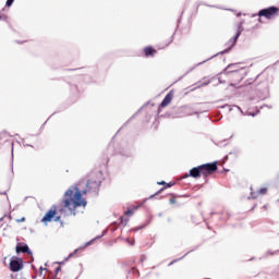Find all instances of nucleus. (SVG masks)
<instances>
[{
  "mask_svg": "<svg viewBox=\"0 0 279 279\" xmlns=\"http://www.w3.org/2000/svg\"><path fill=\"white\" fill-rule=\"evenodd\" d=\"M50 221H59L61 228H64V222L62 221V216H58V207L52 205L50 209L41 218V223H50Z\"/></svg>",
  "mask_w": 279,
  "mask_h": 279,
  "instance_id": "nucleus-3",
  "label": "nucleus"
},
{
  "mask_svg": "<svg viewBox=\"0 0 279 279\" xmlns=\"http://www.w3.org/2000/svg\"><path fill=\"white\" fill-rule=\"evenodd\" d=\"M173 90H170L166 97L163 98V100L160 104V108H167V106H169V104H171V101H173Z\"/></svg>",
  "mask_w": 279,
  "mask_h": 279,
  "instance_id": "nucleus-7",
  "label": "nucleus"
},
{
  "mask_svg": "<svg viewBox=\"0 0 279 279\" xmlns=\"http://www.w3.org/2000/svg\"><path fill=\"white\" fill-rule=\"evenodd\" d=\"M16 253L17 254H28V256H32V250H29V246L27 245H21V244H17L16 245Z\"/></svg>",
  "mask_w": 279,
  "mask_h": 279,
  "instance_id": "nucleus-9",
  "label": "nucleus"
},
{
  "mask_svg": "<svg viewBox=\"0 0 279 279\" xmlns=\"http://www.w3.org/2000/svg\"><path fill=\"white\" fill-rule=\"evenodd\" d=\"M124 215L126 217H132V215H134V210L133 209H128L126 211H124Z\"/></svg>",
  "mask_w": 279,
  "mask_h": 279,
  "instance_id": "nucleus-14",
  "label": "nucleus"
},
{
  "mask_svg": "<svg viewBox=\"0 0 279 279\" xmlns=\"http://www.w3.org/2000/svg\"><path fill=\"white\" fill-rule=\"evenodd\" d=\"M129 245H134V242H131L130 239L126 240Z\"/></svg>",
  "mask_w": 279,
  "mask_h": 279,
  "instance_id": "nucleus-20",
  "label": "nucleus"
},
{
  "mask_svg": "<svg viewBox=\"0 0 279 279\" xmlns=\"http://www.w3.org/2000/svg\"><path fill=\"white\" fill-rule=\"evenodd\" d=\"M0 21H1V15H0Z\"/></svg>",
  "mask_w": 279,
  "mask_h": 279,
  "instance_id": "nucleus-27",
  "label": "nucleus"
},
{
  "mask_svg": "<svg viewBox=\"0 0 279 279\" xmlns=\"http://www.w3.org/2000/svg\"><path fill=\"white\" fill-rule=\"evenodd\" d=\"M231 80H235V82H241L243 80V77L241 76V74L239 72H233L230 75Z\"/></svg>",
  "mask_w": 279,
  "mask_h": 279,
  "instance_id": "nucleus-13",
  "label": "nucleus"
},
{
  "mask_svg": "<svg viewBox=\"0 0 279 279\" xmlns=\"http://www.w3.org/2000/svg\"><path fill=\"white\" fill-rule=\"evenodd\" d=\"M260 195H267V187H262L258 191H254L253 189H251L252 199H258V197H260Z\"/></svg>",
  "mask_w": 279,
  "mask_h": 279,
  "instance_id": "nucleus-8",
  "label": "nucleus"
},
{
  "mask_svg": "<svg viewBox=\"0 0 279 279\" xmlns=\"http://www.w3.org/2000/svg\"><path fill=\"white\" fill-rule=\"evenodd\" d=\"M14 278L15 279H27V278H25L23 275H21V274H16L15 276H14Z\"/></svg>",
  "mask_w": 279,
  "mask_h": 279,
  "instance_id": "nucleus-17",
  "label": "nucleus"
},
{
  "mask_svg": "<svg viewBox=\"0 0 279 279\" xmlns=\"http://www.w3.org/2000/svg\"><path fill=\"white\" fill-rule=\"evenodd\" d=\"M12 3H14V0H7V3H5L7 8L12 7Z\"/></svg>",
  "mask_w": 279,
  "mask_h": 279,
  "instance_id": "nucleus-16",
  "label": "nucleus"
},
{
  "mask_svg": "<svg viewBox=\"0 0 279 279\" xmlns=\"http://www.w3.org/2000/svg\"><path fill=\"white\" fill-rule=\"evenodd\" d=\"M77 252H80V248H76L73 253H71V254H70V258H71L72 256H75V254H76Z\"/></svg>",
  "mask_w": 279,
  "mask_h": 279,
  "instance_id": "nucleus-19",
  "label": "nucleus"
},
{
  "mask_svg": "<svg viewBox=\"0 0 279 279\" xmlns=\"http://www.w3.org/2000/svg\"><path fill=\"white\" fill-rule=\"evenodd\" d=\"M99 186H101V177L97 173H90L86 183V187L89 190H97Z\"/></svg>",
  "mask_w": 279,
  "mask_h": 279,
  "instance_id": "nucleus-5",
  "label": "nucleus"
},
{
  "mask_svg": "<svg viewBox=\"0 0 279 279\" xmlns=\"http://www.w3.org/2000/svg\"><path fill=\"white\" fill-rule=\"evenodd\" d=\"M59 213H64V208L59 209Z\"/></svg>",
  "mask_w": 279,
  "mask_h": 279,
  "instance_id": "nucleus-21",
  "label": "nucleus"
},
{
  "mask_svg": "<svg viewBox=\"0 0 279 279\" xmlns=\"http://www.w3.org/2000/svg\"><path fill=\"white\" fill-rule=\"evenodd\" d=\"M157 184L162 185L163 187L161 190H159V192H157L156 195H158V193H162V191H165V189H171V186H173L172 183H167L165 181L158 182Z\"/></svg>",
  "mask_w": 279,
  "mask_h": 279,
  "instance_id": "nucleus-11",
  "label": "nucleus"
},
{
  "mask_svg": "<svg viewBox=\"0 0 279 279\" xmlns=\"http://www.w3.org/2000/svg\"><path fill=\"white\" fill-rule=\"evenodd\" d=\"M63 208H68L69 213L73 216L77 215V208L82 207L86 208V198L82 197V191L78 187L73 190H68L64 194V198L62 201Z\"/></svg>",
  "mask_w": 279,
  "mask_h": 279,
  "instance_id": "nucleus-1",
  "label": "nucleus"
},
{
  "mask_svg": "<svg viewBox=\"0 0 279 279\" xmlns=\"http://www.w3.org/2000/svg\"><path fill=\"white\" fill-rule=\"evenodd\" d=\"M170 204H177V201H175V195L173 194H170Z\"/></svg>",
  "mask_w": 279,
  "mask_h": 279,
  "instance_id": "nucleus-15",
  "label": "nucleus"
},
{
  "mask_svg": "<svg viewBox=\"0 0 279 279\" xmlns=\"http://www.w3.org/2000/svg\"><path fill=\"white\" fill-rule=\"evenodd\" d=\"M173 263H175V260L171 262V263L169 264V267H171V265H173Z\"/></svg>",
  "mask_w": 279,
  "mask_h": 279,
  "instance_id": "nucleus-22",
  "label": "nucleus"
},
{
  "mask_svg": "<svg viewBox=\"0 0 279 279\" xmlns=\"http://www.w3.org/2000/svg\"><path fill=\"white\" fill-rule=\"evenodd\" d=\"M39 269H40V271H43V267H40Z\"/></svg>",
  "mask_w": 279,
  "mask_h": 279,
  "instance_id": "nucleus-26",
  "label": "nucleus"
},
{
  "mask_svg": "<svg viewBox=\"0 0 279 279\" xmlns=\"http://www.w3.org/2000/svg\"><path fill=\"white\" fill-rule=\"evenodd\" d=\"M10 269L14 272L21 271L23 269V259L16 258L10 260Z\"/></svg>",
  "mask_w": 279,
  "mask_h": 279,
  "instance_id": "nucleus-6",
  "label": "nucleus"
},
{
  "mask_svg": "<svg viewBox=\"0 0 279 279\" xmlns=\"http://www.w3.org/2000/svg\"><path fill=\"white\" fill-rule=\"evenodd\" d=\"M214 173H217V161L194 167L190 170L189 174L184 175V178H202V175L208 178Z\"/></svg>",
  "mask_w": 279,
  "mask_h": 279,
  "instance_id": "nucleus-2",
  "label": "nucleus"
},
{
  "mask_svg": "<svg viewBox=\"0 0 279 279\" xmlns=\"http://www.w3.org/2000/svg\"><path fill=\"white\" fill-rule=\"evenodd\" d=\"M156 53H157V50L151 46H147L144 48V56L146 58H154V56H156Z\"/></svg>",
  "mask_w": 279,
  "mask_h": 279,
  "instance_id": "nucleus-10",
  "label": "nucleus"
},
{
  "mask_svg": "<svg viewBox=\"0 0 279 279\" xmlns=\"http://www.w3.org/2000/svg\"><path fill=\"white\" fill-rule=\"evenodd\" d=\"M239 36H241V27L236 28L235 35L232 38V46L236 45V40H239Z\"/></svg>",
  "mask_w": 279,
  "mask_h": 279,
  "instance_id": "nucleus-12",
  "label": "nucleus"
},
{
  "mask_svg": "<svg viewBox=\"0 0 279 279\" xmlns=\"http://www.w3.org/2000/svg\"><path fill=\"white\" fill-rule=\"evenodd\" d=\"M258 16H264V19H276L279 16V8L278 7H268L266 9H262L258 14Z\"/></svg>",
  "mask_w": 279,
  "mask_h": 279,
  "instance_id": "nucleus-4",
  "label": "nucleus"
},
{
  "mask_svg": "<svg viewBox=\"0 0 279 279\" xmlns=\"http://www.w3.org/2000/svg\"><path fill=\"white\" fill-rule=\"evenodd\" d=\"M57 271H60V267L57 268Z\"/></svg>",
  "mask_w": 279,
  "mask_h": 279,
  "instance_id": "nucleus-25",
  "label": "nucleus"
},
{
  "mask_svg": "<svg viewBox=\"0 0 279 279\" xmlns=\"http://www.w3.org/2000/svg\"><path fill=\"white\" fill-rule=\"evenodd\" d=\"M82 193H83V195H86V191H83Z\"/></svg>",
  "mask_w": 279,
  "mask_h": 279,
  "instance_id": "nucleus-23",
  "label": "nucleus"
},
{
  "mask_svg": "<svg viewBox=\"0 0 279 279\" xmlns=\"http://www.w3.org/2000/svg\"><path fill=\"white\" fill-rule=\"evenodd\" d=\"M120 219H121V223H123V217H121Z\"/></svg>",
  "mask_w": 279,
  "mask_h": 279,
  "instance_id": "nucleus-24",
  "label": "nucleus"
},
{
  "mask_svg": "<svg viewBox=\"0 0 279 279\" xmlns=\"http://www.w3.org/2000/svg\"><path fill=\"white\" fill-rule=\"evenodd\" d=\"M15 221H16V223H23V222H25V217L16 219Z\"/></svg>",
  "mask_w": 279,
  "mask_h": 279,
  "instance_id": "nucleus-18",
  "label": "nucleus"
}]
</instances>
